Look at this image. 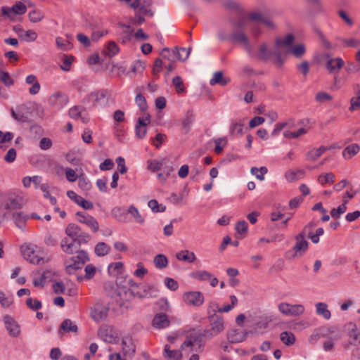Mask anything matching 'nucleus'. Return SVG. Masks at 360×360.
<instances>
[{
	"label": "nucleus",
	"instance_id": "nucleus-1",
	"mask_svg": "<svg viewBox=\"0 0 360 360\" xmlns=\"http://www.w3.org/2000/svg\"><path fill=\"white\" fill-rule=\"evenodd\" d=\"M234 31L229 37V39L240 45H242L248 56H254L255 51L251 45L244 30L250 27L255 37L260 34L259 25H264L269 28H274V24L269 17L263 12L254 11L249 15L244 14L238 16V19L231 22Z\"/></svg>",
	"mask_w": 360,
	"mask_h": 360
},
{
	"label": "nucleus",
	"instance_id": "nucleus-2",
	"mask_svg": "<svg viewBox=\"0 0 360 360\" xmlns=\"http://www.w3.org/2000/svg\"><path fill=\"white\" fill-rule=\"evenodd\" d=\"M295 37L288 34L284 38H278L275 44V54L280 65L282 64V55L292 53L296 58H301L305 53V46L302 44L292 46Z\"/></svg>",
	"mask_w": 360,
	"mask_h": 360
},
{
	"label": "nucleus",
	"instance_id": "nucleus-3",
	"mask_svg": "<svg viewBox=\"0 0 360 360\" xmlns=\"http://www.w3.org/2000/svg\"><path fill=\"white\" fill-rule=\"evenodd\" d=\"M110 94L107 89H99L86 95L83 98V103L89 108L105 107L108 104Z\"/></svg>",
	"mask_w": 360,
	"mask_h": 360
},
{
	"label": "nucleus",
	"instance_id": "nucleus-4",
	"mask_svg": "<svg viewBox=\"0 0 360 360\" xmlns=\"http://www.w3.org/2000/svg\"><path fill=\"white\" fill-rule=\"evenodd\" d=\"M20 252L25 259L34 264H40L46 261L41 256V249L37 245L31 243H25L20 246Z\"/></svg>",
	"mask_w": 360,
	"mask_h": 360
},
{
	"label": "nucleus",
	"instance_id": "nucleus-5",
	"mask_svg": "<svg viewBox=\"0 0 360 360\" xmlns=\"http://www.w3.org/2000/svg\"><path fill=\"white\" fill-rule=\"evenodd\" d=\"M313 226L312 223H309L304 228L303 231L300 233L295 237L296 243L292 250L286 252V257L290 259L302 257L308 250L309 243L305 240L306 231L308 227Z\"/></svg>",
	"mask_w": 360,
	"mask_h": 360
},
{
	"label": "nucleus",
	"instance_id": "nucleus-6",
	"mask_svg": "<svg viewBox=\"0 0 360 360\" xmlns=\"http://www.w3.org/2000/svg\"><path fill=\"white\" fill-rule=\"evenodd\" d=\"M25 202V200L22 195L10 193L6 195V198L0 207L8 210H17L20 209Z\"/></svg>",
	"mask_w": 360,
	"mask_h": 360
},
{
	"label": "nucleus",
	"instance_id": "nucleus-7",
	"mask_svg": "<svg viewBox=\"0 0 360 360\" xmlns=\"http://www.w3.org/2000/svg\"><path fill=\"white\" fill-rule=\"evenodd\" d=\"M278 311L286 316H299L304 313L305 308L302 304H292L288 302H281L278 305Z\"/></svg>",
	"mask_w": 360,
	"mask_h": 360
},
{
	"label": "nucleus",
	"instance_id": "nucleus-8",
	"mask_svg": "<svg viewBox=\"0 0 360 360\" xmlns=\"http://www.w3.org/2000/svg\"><path fill=\"white\" fill-rule=\"evenodd\" d=\"M210 328L205 331L207 337H214L222 333L224 330V321L221 316L208 318Z\"/></svg>",
	"mask_w": 360,
	"mask_h": 360
},
{
	"label": "nucleus",
	"instance_id": "nucleus-9",
	"mask_svg": "<svg viewBox=\"0 0 360 360\" xmlns=\"http://www.w3.org/2000/svg\"><path fill=\"white\" fill-rule=\"evenodd\" d=\"M27 6L22 1H16L11 7L2 6L1 13L3 15L13 19L17 15H23L27 12Z\"/></svg>",
	"mask_w": 360,
	"mask_h": 360
},
{
	"label": "nucleus",
	"instance_id": "nucleus-10",
	"mask_svg": "<svg viewBox=\"0 0 360 360\" xmlns=\"http://www.w3.org/2000/svg\"><path fill=\"white\" fill-rule=\"evenodd\" d=\"M77 220L86 225L92 232L96 233L99 230V224L96 218L84 212L76 213Z\"/></svg>",
	"mask_w": 360,
	"mask_h": 360
},
{
	"label": "nucleus",
	"instance_id": "nucleus-11",
	"mask_svg": "<svg viewBox=\"0 0 360 360\" xmlns=\"http://www.w3.org/2000/svg\"><path fill=\"white\" fill-rule=\"evenodd\" d=\"M3 322L6 330L9 335L13 338H18L21 333V328L18 322L11 316L5 315L3 317Z\"/></svg>",
	"mask_w": 360,
	"mask_h": 360
},
{
	"label": "nucleus",
	"instance_id": "nucleus-12",
	"mask_svg": "<svg viewBox=\"0 0 360 360\" xmlns=\"http://www.w3.org/2000/svg\"><path fill=\"white\" fill-rule=\"evenodd\" d=\"M183 300L187 305L200 307L203 304L205 297L200 291H188L184 294Z\"/></svg>",
	"mask_w": 360,
	"mask_h": 360
},
{
	"label": "nucleus",
	"instance_id": "nucleus-13",
	"mask_svg": "<svg viewBox=\"0 0 360 360\" xmlns=\"http://www.w3.org/2000/svg\"><path fill=\"white\" fill-rule=\"evenodd\" d=\"M131 292L134 297L146 298L155 296V294L158 292V290L154 285L144 284L140 285L138 290L132 289Z\"/></svg>",
	"mask_w": 360,
	"mask_h": 360
},
{
	"label": "nucleus",
	"instance_id": "nucleus-14",
	"mask_svg": "<svg viewBox=\"0 0 360 360\" xmlns=\"http://www.w3.org/2000/svg\"><path fill=\"white\" fill-rule=\"evenodd\" d=\"M121 345L122 356L131 359L136 354V345L131 337H124Z\"/></svg>",
	"mask_w": 360,
	"mask_h": 360
},
{
	"label": "nucleus",
	"instance_id": "nucleus-15",
	"mask_svg": "<svg viewBox=\"0 0 360 360\" xmlns=\"http://www.w3.org/2000/svg\"><path fill=\"white\" fill-rule=\"evenodd\" d=\"M152 0H134L131 6L137 10L138 13L152 16L153 13L150 8Z\"/></svg>",
	"mask_w": 360,
	"mask_h": 360
},
{
	"label": "nucleus",
	"instance_id": "nucleus-16",
	"mask_svg": "<svg viewBox=\"0 0 360 360\" xmlns=\"http://www.w3.org/2000/svg\"><path fill=\"white\" fill-rule=\"evenodd\" d=\"M150 122V115H146L143 117H139L135 125L136 136L140 139H143L147 133V125Z\"/></svg>",
	"mask_w": 360,
	"mask_h": 360
},
{
	"label": "nucleus",
	"instance_id": "nucleus-17",
	"mask_svg": "<svg viewBox=\"0 0 360 360\" xmlns=\"http://www.w3.org/2000/svg\"><path fill=\"white\" fill-rule=\"evenodd\" d=\"M273 320L271 316L266 314H262L254 318L249 319L248 322L251 323L252 326H255L257 329L266 328L270 322Z\"/></svg>",
	"mask_w": 360,
	"mask_h": 360
},
{
	"label": "nucleus",
	"instance_id": "nucleus-18",
	"mask_svg": "<svg viewBox=\"0 0 360 360\" xmlns=\"http://www.w3.org/2000/svg\"><path fill=\"white\" fill-rule=\"evenodd\" d=\"M68 197L73 200L75 203L81 206L85 210H92L94 207L93 203L89 200H85L82 196L77 195L73 191H68L67 192Z\"/></svg>",
	"mask_w": 360,
	"mask_h": 360
},
{
	"label": "nucleus",
	"instance_id": "nucleus-19",
	"mask_svg": "<svg viewBox=\"0 0 360 360\" xmlns=\"http://www.w3.org/2000/svg\"><path fill=\"white\" fill-rule=\"evenodd\" d=\"M326 58V68L330 73L338 72L344 65V60L341 58H330L329 55Z\"/></svg>",
	"mask_w": 360,
	"mask_h": 360
},
{
	"label": "nucleus",
	"instance_id": "nucleus-20",
	"mask_svg": "<svg viewBox=\"0 0 360 360\" xmlns=\"http://www.w3.org/2000/svg\"><path fill=\"white\" fill-rule=\"evenodd\" d=\"M133 30L129 25L119 24V30L117 34L122 44H126L130 41L132 37Z\"/></svg>",
	"mask_w": 360,
	"mask_h": 360
},
{
	"label": "nucleus",
	"instance_id": "nucleus-21",
	"mask_svg": "<svg viewBox=\"0 0 360 360\" xmlns=\"http://www.w3.org/2000/svg\"><path fill=\"white\" fill-rule=\"evenodd\" d=\"M160 55L163 59H167L169 62H174L176 59L180 60V58H182V56L180 55V51L178 48H175L174 49L165 48L162 49Z\"/></svg>",
	"mask_w": 360,
	"mask_h": 360
},
{
	"label": "nucleus",
	"instance_id": "nucleus-22",
	"mask_svg": "<svg viewBox=\"0 0 360 360\" xmlns=\"http://www.w3.org/2000/svg\"><path fill=\"white\" fill-rule=\"evenodd\" d=\"M272 55H275V51L272 52L267 48V46L265 43L262 44L259 47L258 52L256 53L255 51L254 56H249L251 58H258L259 60H266L269 59Z\"/></svg>",
	"mask_w": 360,
	"mask_h": 360
},
{
	"label": "nucleus",
	"instance_id": "nucleus-23",
	"mask_svg": "<svg viewBox=\"0 0 360 360\" xmlns=\"http://www.w3.org/2000/svg\"><path fill=\"white\" fill-rule=\"evenodd\" d=\"M170 321L166 314H158L153 319V326L158 329H163L168 327Z\"/></svg>",
	"mask_w": 360,
	"mask_h": 360
},
{
	"label": "nucleus",
	"instance_id": "nucleus-24",
	"mask_svg": "<svg viewBox=\"0 0 360 360\" xmlns=\"http://www.w3.org/2000/svg\"><path fill=\"white\" fill-rule=\"evenodd\" d=\"M346 326L347 327V335L349 337L348 345H356L359 338L357 326L353 322H349Z\"/></svg>",
	"mask_w": 360,
	"mask_h": 360
},
{
	"label": "nucleus",
	"instance_id": "nucleus-25",
	"mask_svg": "<svg viewBox=\"0 0 360 360\" xmlns=\"http://www.w3.org/2000/svg\"><path fill=\"white\" fill-rule=\"evenodd\" d=\"M49 102L53 106L63 108L68 103V98L64 94L56 93L49 97Z\"/></svg>",
	"mask_w": 360,
	"mask_h": 360
},
{
	"label": "nucleus",
	"instance_id": "nucleus-26",
	"mask_svg": "<svg viewBox=\"0 0 360 360\" xmlns=\"http://www.w3.org/2000/svg\"><path fill=\"white\" fill-rule=\"evenodd\" d=\"M25 82L27 84H32V86L29 89V93L31 95L37 94L41 89V85L37 81V78L34 75H29L26 77Z\"/></svg>",
	"mask_w": 360,
	"mask_h": 360
},
{
	"label": "nucleus",
	"instance_id": "nucleus-27",
	"mask_svg": "<svg viewBox=\"0 0 360 360\" xmlns=\"http://www.w3.org/2000/svg\"><path fill=\"white\" fill-rule=\"evenodd\" d=\"M331 148L326 146H320L319 148H314L307 152L306 158L308 160L315 161L321 157L326 150H330Z\"/></svg>",
	"mask_w": 360,
	"mask_h": 360
},
{
	"label": "nucleus",
	"instance_id": "nucleus-28",
	"mask_svg": "<svg viewBox=\"0 0 360 360\" xmlns=\"http://www.w3.org/2000/svg\"><path fill=\"white\" fill-rule=\"evenodd\" d=\"M316 314L322 316L324 319L328 320L331 318V312L328 309V304L325 302H317L315 304Z\"/></svg>",
	"mask_w": 360,
	"mask_h": 360
},
{
	"label": "nucleus",
	"instance_id": "nucleus-29",
	"mask_svg": "<svg viewBox=\"0 0 360 360\" xmlns=\"http://www.w3.org/2000/svg\"><path fill=\"white\" fill-rule=\"evenodd\" d=\"M65 271L67 274L71 275V274H75L76 271L77 270H80L83 268L82 264H81L79 262H77L75 261V257L70 258L69 260H67L65 262Z\"/></svg>",
	"mask_w": 360,
	"mask_h": 360
},
{
	"label": "nucleus",
	"instance_id": "nucleus-30",
	"mask_svg": "<svg viewBox=\"0 0 360 360\" xmlns=\"http://www.w3.org/2000/svg\"><path fill=\"white\" fill-rule=\"evenodd\" d=\"M360 151V146L356 143L347 146L342 151V157L345 160H350Z\"/></svg>",
	"mask_w": 360,
	"mask_h": 360
},
{
	"label": "nucleus",
	"instance_id": "nucleus-31",
	"mask_svg": "<svg viewBox=\"0 0 360 360\" xmlns=\"http://www.w3.org/2000/svg\"><path fill=\"white\" fill-rule=\"evenodd\" d=\"M230 79L224 77L223 73L221 71L215 72L213 75L212 78L210 80V84L214 86L215 84H220L221 86H226Z\"/></svg>",
	"mask_w": 360,
	"mask_h": 360
},
{
	"label": "nucleus",
	"instance_id": "nucleus-32",
	"mask_svg": "<svg viewBox=\"0 0 360 360\" xmlns=\"http://www.w3.org/2000/svg\"><path fill=\"white\" fill-rule=\"evenodd\" d=\"M61 330L64 333H73L76 334L78 331V327L70 319H66L63 321L60 326V332Z\"/></svg>",
	"mask_w": 360,
	"mask_h": 360
},
{
	"label": "nucleus",
	"instance_id": "nucleus-33",
	"mask_svg": "<svg viewBox=\"0 0 360 360\" xmlns=\"http://www.w3.org/2000/svg\"><path fill=\"white\" fill-rule=\"evenodd\" d=\"M163 356L165 358L180 360L182 357V353L180 349H171L170 346L166 345L164 348Z\"/></svg>",
	"mask_w": 360,
	"mask_h": 360
},
{
	"label": "nucleus",
	"instance_id": "nucleus-34",
	"mask_svg": "<svg viewBox=\"0 0 360 360\" xmlns=\"http://www.w3.org/2000/svg\"><path fill=\"white\" fill-rule=\"evenodd\" d=\"M212 274L206 270H198L190 274L191 278L198 281H206L210 279Z\"/></svg>",
	"mask_w": 360,
	"mask_h": 360
},
{
	"label": "nucleus",
	"instance_id": "nucleus-35",
	"mask_svg": "<svg viewBox=\"0 0 360 360\" xmlns=\"http://www.w3.org/2000/svg\"><path fill=\"white\" fill-rule=\"evenodd\" d=\"M177 259L180 261H185L189 263H193L196 260V256L193 252L188 250H182L176 254Z\"/></svg>",
	"mask_w": 360,
	"mask_h": 360
},
{
	"label": "nucleus",
	"instance_id": "nucleus-36",
	"mask_svg": "<svg viewBox=\"0 0 360 360\" xmlns=\"http://www.w3.org/2000/svg\"><path fill=\"white\" fill-rule=\"evenodd\" d=\"M84 110V108L83 107L80 105H75L70 108L68 113L71 118L74 120L81 119L82 121L85 123L86 122V120L82 117V113Z\"/></svg>",
	"mask_w": 360,
	"mask_h": 360
},
{
	"label": "nucleus",
	"instance_id": "nucleus-37",
	"mask_svg": "<svg viewBox=\"0 0 360 360\" xmlns=\"http://www.w3.org/2000/svg\"><path fill=\"white\" fill-rule=\"evenodd\" d=\"M30 218V217L22 212H15L13 214V219L16 224V226L22 229L26 221Z\"/></svg>",
	"mask_w": 360,
	"mask_h": 360
},
{
	"label": "nucleus",
	"instance_id": "nucleus-38",
	"mask_svg": "<svg viewBox=\"0 0 360 360\" xmlns=\"http://www.w3.org/2000/svg\"><path fill=\"white\" fill-rule=\"evenodd\" d=\"M81 231V228L75 224H69L65 229V233L73 240H75Z\"/></svg>",
	"mask_w": 360,
	"mask_h": 360
},
{
	"label": "nucleus",
	"instance_id": "nucleus-39",
	"mask_svg": "<svg viewBox=\"0 0 360 360\" xmlns=\"http://www.w3.org/2000/svg\"><path fill=\"white\" fill-rule=\"evenodd\" d=\"M60 247L62 250L69 255H72L74 253L76 247L75 242H69L68 239L63 238L60 242Z\"/></svg>",
	"mask_w": 360,
	"mask_h": 360
},
{
	"label": "nucleus",
	"instance_id": "nucleus-40",
	"mask_svg": "<svg viewBox=\"0 0 360 360\" xmlns=\"http://www.w3.org/2000/svg\"><path fill=\"white\" fill-rule=\"evenodd\" d=\"M335 180V176L332 172H326L321 174L317 179L318 182L321 185L326 184H333Z\"/></svg>",
	"mask_w": 360,
	"mask_h": 360
},
{
	"label": "nucleus",
	"instance_id": "nucleus-41",
	"mask_svg": "<svg viewBox=\"0 0 360 360\" xmlns=\"http://www.w3.org/2000/svg\"><path fill=\"white\" fill-rule=\"evenodd\" d=\"M110 250V248L108 245L105 243L100 242L95 247V253L98 257H103L109 253Z\"/></svg>",
	"mask_w": 360,
	"mask_h": 360
},
{
	"label": "nucleus",
	"instance_id": "nucleus-42",
	"mask_svg": "<svg viewBox=\"0 0 360 360\" xmlns=\"http://www.w3.org/2000/svg\"><path fill=\"white\" fill-rule=\"evenodd\" d=\"M154 264L157 269H162L168 265V259L165 255L159 254L155 257Z\"/></svg>",
	"mask_w": 360,
	"mask_h": 360
},
{
	"label": "nucleus",
	"instance_id": "nucleus-43",
	"mask_svg": "<svg viewBox=\"0 0 360 360\" xmlns=\"http://www.w3.org/2000/svg\"><path fill=\"white\" fill-rule=\"evenodd\" d=\"M280 338L283 343L288 346L293 345L295 342V337L294 334L288 331L282 332L281 333Z\"/></svg>",
	"mask_w": 360,
	"mask_h": 360
},
{
	"label": "nucleus",
	"instance_id": "nucleus-44",
	"mask_svg": "<svg viewBox=\"0 0 360 360\" xmlns=\"http://www.w3.org/2000/svg\"><path fill=\"white\" fill-rule=\"evenodd\" d=\"M124 264L121 262H112L108 265V271L110 274H122Z\"/></svg>",
	"mask_w": 360,
	"mask_h": 360
},
{
	"label": "nucleus",
	"instance_id": "nucleus-45",
	"mask_svg": "<svg viewBox=\"0 0 360 360\" xmlns=\"http://www.w3.org/2000/svg\"><path fill=\"white\" fill-rule=\"evenodd\" d=\"M37 37V33L32 30H25L22 34H20V38L27 42L34 41Z\"/></svg>",
	"mask_w": 360,
	"mask_h": 360
},
{
	"label": "nucleus",
	"instance_id": "nucleus-46",
	"mask_svg": "<svg viewBox=\"0 0 360 360\" xmlns=\"http://www.w3.org/2000/svg\"><path fill=\"white\" fill-rule=\"evenodd\" d=\"M127 213L130 214L134 218L136 223L138 224H143L144 218L141 215L138 209L134 205H130L127 210Z\"/></svg>",
	"mask_w": 360,
	"mask_h": 360
},
{
	"label": "nucleus",
	"instance_id": "nucleus-47",
	"mask_svg": "<svg viewBox=\"0 0 360 360\" xmlns=\"http://www.w3.org/2000/svg\"><path fill=\"white\" fill-rule=\"evenodd\" d=\"M250 172L252 175L255 176L257 179L263 181L264 179V174L268 172V169L266 167H261L259 168L253 167L251 168Z\"/></svg>",
	"mask_w": 360,
	"mask_h": 360
},
{
	"label": "nucleus",
	"instance_id": "nucleus-48",
	"mask_svg": "<svg viewBox=\"0 0 360 360\" xmlns=\"http://www.w3.org/2000/svg\"><path fill=\"white\" fill-rule=\"evenodd\" d=\"M120 51V48L114 41H110L106 46L105 54L109 57H113Z\"/></svg>",
	"mask_w": 360,
	"mask_h": 360
},
{
	"label": "nucleus",
	"instance_id": "nucleus-49",
	"mask_svg": "<svg viewBox=\"0 0 360 360\" xmlns=\"http://www.w3.org/2000/svg\"><path fill=\"white\" fill-rule=\"evenodd\" d=\"M219 312L221 313V307L219 306V304L216 302H210L208 304L207 307V314L208 318L212 317V316H219L220 315H217V313Z\"/></svg>",
	"mask_w": 360,
	"mask_h": 360
},
{
	"label": "nucleus",
	"instance_id": "nucleus-50",
	"mask_svg": "<svg viewBox=\"0 0 360 360\" xmlns=\"http://www.w3.org/2000/svg\"><path fill=\"white\" fill-rule=\"evenodd\" d=\"M337 39L347 47H357L360 46V41L353 37L349 39L339 37Z\"/></svg>",
	"mask_w": 360,
	"mask_h": 360
},
{
	"label": "nucleus",
	"instance_id": "nucleus-51",
	"mask_svg": "<svg viewBox=\"0 0 360 360\" xmlns=\"http://www.w3.org/2000/svg\"><path fill=\"white\" fill-rule=\"evenodd\" d=\"M56 44L57 47L63 51H68L72 48V44L69 41L60 37H56Z\"/></svg>",
	"mask_w": 360,
	"mask_h": 360
},
{
	"label": "nucleus",
	"instance_id": "nucleus-52",
	"mask_svg": "<svg viewBox=\"0 0 360 360\" xmlns=\"http://www.w3.org/2000/svg\"><path fill=\"white\" fill-rule=\"evenodd\" d=\"M307 132V130L304 128L301 127L296 131H285L283 132L284 137L287 139H297L300 137V136L305 134Z\"/></svg>",
	"mask_w": 360,
	"mask_h": 360
},
{
	"label": "nucleus",
	"instance_id": "nucleus-53",
	"mask_svg": "<svg viewBox=\"0 0 360 360\" xmlns=\"http://www.w3.org/2000/svg\"><path fill=\"white\" fill-rule=\"evenodd\" d=\"M243 130V122H232L230 127L229 132L231 135L242 134Z\"/></svg>",
	"mask_w": 360,
	"mask_h": 360
},
{
	"label": "nucleus",
	"instance_id": "nucleus-54",
	"mask_svg": "<svg viewBox=\"0 0 360 360\" xmlns=\"http://www.w3.org/2000/svg\"><path fill=\"white\" fill-rule=\"evenodd\" d=\"M0 81L6 86H11L14 84V79L8 72L0 70Z\"/></svg>",
	"mask_w": 360,
	"mask_h": 360
},
{
	"label": "nucleus",
	"instance_id": "nucleus-55",
	"mask_svg": "<svg viewBox=\"0 0 360 360\" xmlns=\"http://www.w3.org/2000/svg\"><path fill=\"white\" fill-rule=\"evenodd\" d=\"M148 207L153 212H163L166 210V207L163 205H160L156 200H150L148 202Z\"/></svg>",
	"mask_w": 360,
	"mask_h": 360
},
{
	"label": "nucleus",
	"instance_id": "nucleus-56",
	"mask_svg": "<svg viewBox=\"0 0 360 360\" xmlns=\"http://www.w3.org/2000/svg\"><path fill=\"white\" fill-rule=\"evenodd\" d=\"M74 60V57L70 55H64L63 57V63L60 65V68L65 72L70 70L72 63Z\"/></svg>",
	"mask_w": 360,
	"mask_h": 360
},
{
	"label": "nucleus",
	"instance_id": "nucleus-57",
	"mask_svg": "<svg viewBox=\"0 0 360 360\" xmlns=\"http://www.w3.org/2000/svg\"><path fill=\"white\" fill-rule=\"evenodd\" d=\"M303 174L304 172L301 169H289L285 173V177L288 181L291 182L295 181L297 179L298 176L302 175Z\"/></svg>",
	"mask_w": 360,
	"mask_h": 360
},
{
	"label": "nucleus",
	"instance_id": "nucleus-58",
	"mask_svg": "<svg viewBox=\"0 0 360 360\" xmlns=\"http://www.w3.org/2000/svg\"><path fill=\"white\" fill-rule=\"evenodd\" d=\"M215 148L214 151L217 154H220L227 143V139L221 137L214 139Z\"/></svg>",
	"mask_w": 360,
	"mask_h": 360
},
{
	"label": "nucleus",
	"instance_id": "nucleus-59",
	"mask_svg": "<svg viewBox=\"0 0 360 360\" xmlns=\"http://www.w3.org/2000/svg\"><path fill=\"white\" fill-rule=\"evenodd\" d=\"M172 84L174 86L175 89L179 94L185 92L186 89L184 86V83L181 77L176 76L174 77L172 79Z\"/></svg>",
	"mask_w": 360,
	"mask_h": 360
},
{
	"label": "nucleus",
	"instance_id": "nucleus-60",
	"mask_svg": "<svg viewBox=\"0 0 360 360\" xmlns=\"http://www.w3.org/2000/svg\"><path fill=\"white\" fill-rule=\"evenodd\" d=\"M348 202V200H345V203L339 205L337 208L333 209L331 210V216L333 218H338L341 214H344L347 210L346 204Z\"/></svg>",
	"mask_w": 360,
	"mask_h": 360
},
{
	"label": "nucleus",
	"instance_id": "nucleus-61",
	"mask_svg": "<svg viewBox=\"0 0 360 360\" xmlns=\"http://www.w3.org/2000/svg\"><path fill=\"white\" fill-rule=\"evenodd\" d=\"M0 303L3 307L8 308L13 304V297L6 295L3 291L0 290Z\"/></svg>",
	"mask_w": 360,
	"mask_h": 360
},
{
	"label": "nucleus",
	"instance_id": "nucleus-62",
	"mask_svg": "<svg viewBox=\"0 0 360 360\" xmlns=\"http://www.w3.org/2000/svg\"><path fill=\"white\" fill-rule=\"evenodd\" d=\"M28 17L32 22L36 23L40 22L44 18V15L40 11L34 10L29 13Z\"/></svg>",
	"mask_w": 360,
	"mask_h": 360
},
{
	"label": "nucleus",
	"instance_id": "nucleus-63",
	"mask_svg": "<svg viewBox=\"0 0 360 360\" xmlns=\"http://www.w3.org/2000/svg\"><path fill=\"white\" fill-rule=\"evenodd\" d=\"M74 257L75 258V261L77 262H79L82 265H84V264L89 260V255L84 250L78 251L77 252V255Z\"/></svg>",
	"mask_w": 360,
	"mask_h": 360
},
{
	"label": "nucleus",
	"instance_id": "nucleus-64",
	"mask_svg": "<svg viewBox=\"0 0 360 360\" xmlns=\"http://www.w3.org/2000/svg\"><path fill=\"white\" fill-rule=\"evenodd\" d=\"M235 229L240 235L245 234L248 232V224L245 220H240L236 224Z\"/></svg>",
	"mask_w": 360,
	"mask_h": 360
}]
</instances>
